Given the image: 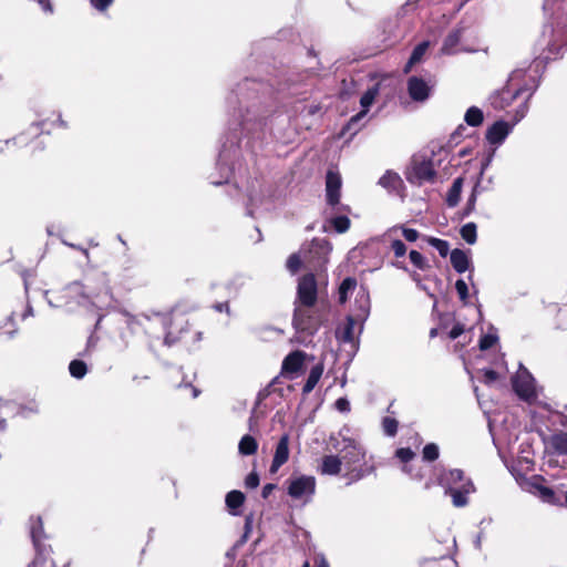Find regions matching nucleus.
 <instances>
[{
    "label": "nucleus",
    "instance_id": "f257e3e1",
    "mask_svg": "<svg viewBox=\"0 0 567 567\" xmlns=\"http://www.w3.org/2000/svg\"><path fill=\"white\" fill-rule=\"evenodd\" d=\"M301 86L292 78L280 83L276 90L268 82L246 79L237 85L236 91H231L227 103L229 106L238 104V107L231 113L226 142L218 156L223 179L213 181L212 184L218 186L228 183L230 176L241 169L245 153L252 156L261 147L266 137V120L276 104L286 96L307 94L308 90H301Z\"/></svg>",
    "mask_w": 567,
    "mask_h": 567
},
{
    "label": "nucleus",
    "instance_id": "f03ea898",
    "mask_svg": "<svg viewBox=\"0 0 567 567\" xmlns=\"http://www.w3.org/2000/svg\"><path fill=\"white\" fill-rule=\"evenodd\" d=\"M349 432L348 427H343L337 436H330L332 447L342 458L343 477L347 480V485L359 482L375 471L374 465H368L365 461V449L355 439L348 436Z\"/></svg>",
    "mask_w": 567,
    "mask_h": 567
},
{
    "label": "nucleus",
    "instance_id": "7ed1b4c3",
    "mask_svg": "<svg viewBox=\"0 0 567 567\" xmlns=\"http://www.w3.org/2000/svg\"><path fill=\"white\" fill-rule=\"evenodd\" d=\"M317 296L318 288L315 276L312 274L302 276L298 282L292 320L293 327L298 332L312 336L323 321V316L315 309Z\"/></svg>",
    "mask_w": 567,
    "mask_h": 567
},
{
    "label": "nucleus",
    "instance_id": "20e7f679",
    "mask_svg": "<svg viewBox=\"0 0 567 567\" xmlns=\"http://www.w3.org/2000/svg\"><path fill=\"white\" fill-rule=\"evenodd\" d=\"M437 483L451 496L452 504L457 507H465L468 504V496L475 492L474 483L466 477L458 468L442 470L437 475Z\"/></svg>",
    "mask_w": 567,
    "mask_h": 567
},
{
    "label": "nucleus",
    "instance_id": "39448f33",
    "mask_svg": "<svg viewBox=\"0 0 567 567\" xmlns=\"http://www.w3.org/2000/svg\"><path fill=\"white\" fill-rule=\"evenodd\" d=\"M137 322L145 329H151V326L147 323H159L165 332L164 344L167 347H172L182 338L187 326V320L184 316L161 312L142 313L138 316Z\"/></svg>",
    "mask_w": 567,
    "mask_h": 567
},
{
    "label": "nucleus",
    "instance_id": "423d86ee",
    "mask_svg": "<svg viewBox=\"0 0 567 567\" xmlns=\"http://www.w3.org/2000/svg\"><path fill=\"white\" fill-rule=\"evenodd\" d=\"M524 75L525 70L523 69L514 70L511 73L506 86L503 87L501 91L495 92L489 99L491 104L494 109L504 110L505 107L511 105L515 99H517L525 92H528L526 100L530 99L536 87L538 86V82H536V80L532 78L530 84L526 83L524 85H518Z\"/></svg>",
    "mask_w": 567,
    "mask_h": 567
},
{
    "label": "nucleus",
    "instance_id": "0eeeda50",
    "mask_svg": "<svg viewBox=\"0 0 567 567\" xmlns=\"http://www.w3.org/2000/svg\"><path fill=\"white\" fill-rule=\"evenodd\" d=\"M30 536L35 550V557L28 567H55V563L51 558V546L45 544L48 536L44 533L43 523L40 517L30 518Z\"/></svg>",
    "mask_w": 567,
    "mask_h": 567
},
{
    "label": "nucleus",
    "instance_id": "6e6552de",
    "mask_svg": "<svg viewBox=\"0 0 567 567\" xmlns=\"http://www.w3.org/2000/svg\"><path fill=\"white\" fill-rule=\"evenodd\" d=\"M316 492V478L311 475L291 476L288 480V495L308 503Z\"/></svg>",
    "mask_w": 567,
    "mask_h": 567
},
{
    "label": "nucleus",
    "instance_id": "1a4fd4ad",
    "mask_svg": "<svg viewBox=\"0 0 567 567\" xmlns=\"http://www.w3.org/2000/svg\"><path fill=\"white\" fill-rule=\"evenodd\" d=\"M435 171L431 161H413L406 173V179L413 185L421 186L424 183H433Z\"/></svg>",
    "mask_w": 567,
    "mask_h": 567
},
{
    "label": "nucleus",
    "instance_id": "9d476101",
    "mask_svg": "<svg viewBox=\"0 0 567 567\" xmlns=\"http://www.w3.org/2000/svg\"><path fill=\"white\" fill-rule=\"evenodd\" d=\"M515 393L525 401L536 398L535 380L533 375L522 364L518 372L512 380Z\"/></svg>",
    "mask_w": 567,
    "mask_h": 567
},
{
    "label": "nucleus",
    "instance_id": "9b49d317",
    "mask_svg": "<svg viewBox=\"0 0 567 567\" xmlns=\"http://www.w3.org/2000/svg\"><path fill=\"white\" fill-rule=\"evenodd\" d=\"M378 94H379L378 85H373L372 87L368 89L364 92V94L360 99V104L362 106V110L349 120V122L346 126V130L353 131L355 133L362 127L363 124H361V121L365 117L369 107L372 105V103L374 102Z\"/></svg>",
    "mask_w": 567,
    "mask_h": 567
},
{
    "label": "nucleus",
    "instance_id": "f8f14e48",
    "mask_svg": "<svg viewBox=\"0 0 567 567\" xmlns=\"http://www.w3.org/2000/svg\"><path fill=\"white\" fill-rule=\"evenodd\" d=\"M332 247L331 244L324 238H315L308 245V254L311 261L316 267H321L328 261V255Z\"/></svg>",
    "mask_w": 567,
    "mask_h": 567
},
{
    "label": "nucleus",
    "instance_id": "ddd939ff",
    "mask_svg": "<svg viewBox=\"0 0 567 567\" xmlns=\"http://www.w3.org/2000/svg\"><path fill=\"white\" fill-rule=\"evenodd\" d=\"M433 85L419 76H411L408 80V92L414 102H425L432 92Z\"/></svg>",
    "mask_w": 567,
    "mask_h": 567
},
{
    "label": "nucleus",
    "instance_id": "4468645a",
    "mask_svg": "<svg viewBox=\"0 0 567 567\" xmlns=\"http://www.w3.org/2000/svg\"><path fill=\"white\" fill-rule=\"evenodd\" d=\"M341 176L338 172L328 171L326 176V197L331 207L340 205Z\"/></svg>",
    "mask_w": 567,
    "mask_h": 567
},
{
    "label": "nucleus",
    "instance_id": "2eb2a0df",
    "mask_svg": "<svg viewBox=\"0 0 567 567\" xmlns=\"http://www.w3.org/2000/svg\"><path fill=\"white\" fill-rule=\"evenodd\" d=\"M543 477L542 476H534L528 483V491L529 493L537 496L539 499H542L544 503L548 504H558L559 501L555 495V492L545 485L542 484Z\"/></svg>",
    "mask_w": 567,
    "mask_h": 567
},
{
    "label": "nucleus",
    "instance_id": "dca6fc26",
    "mask_svg": "<svg viewBox=\"0 0 567 567\" xmlns=\"http://www.w3.org/2000/svg\"><path fill=\"white\" fill-rule=\"evenodd\" d=\"M513 128V125L505 121H497L486 131V140L489 144L499 145L508 136Z\"/></svg>",
    "mask_w": 567,
    "mask_h": 567
},
{
    "label": "nucleus",
    "instance_id": "f3484780",
    "mask_svg": "<svg viewBox=\"0 0 567 567\" xmlns=\"http://www.w3.org/2000/svg\"><path fill=\"white\" fill-rule=\"evenodd\" d=\"M289 458V435L284 434L274 454V458L270 465V472L276 473Z\"/></svg>",
    "mask_w": 567,
    "mask_h": 567
},
{
    "label": "nucleus",
    "instance_id": "a211bd4d",
    "mask_svg": "<svg viewBox=\"0 0 567 567\" xmlns=\"http://www.w3.org/2000/svg\"><path fill=\"white\" fill-rule=\"evenodd\" d=\"M342 468V458L338 454H330L322 457L319 472L322 475L337 476L341 473Z\"/></svg>",
    "mask_w": 567,
    "mask_h": 567
},
{
    "label": "nucleus",
    "instance_id": "6ab92c4d",
    "mask_svg": "<svg viewBox=\"0 0 567 567\" xmlns=\"http://www.w3.org/2000/svg\"><path fill=\"white\" fill-rule=\"evenodd\" d=\"M303 361L305 353L302 351L297 350L289 353L282 361L281 373L293 374L298 372L302 368Z\"/></svg>",
    "mask_w": 567,
    "mask_h": 567
},
{
    "label": "nucleus",
    "instance_id": "aec40b11",
    "mask_svg": "<svg viewBox=\"0 0 567 567\" xmlns=\"http://www.w3.org/2000/svg\"><path fill=\"white\" fill-rule=\"evenodd\" d=\"M463 31V27H457L446 35L442 45L443 53L454 54L457 52V45L460 44Z\"/></svg>",
    "mask_w": 567,
    "mask_h": 567
},
{
    "label": "nucleus",
    "instance_id": "412c9836",
    "mask_svg": "<svg viewBox=\"0 0 567 567\" xmlns=\"http://www.w3.org/2000/svg\"><path fill=\"white\" fill-rule=\"evenodd\" d=\"M564 11L567 9V0H560L556 2L555 0H545L544 2V11L546 14H550L551 20L559 24H564L567 22V18L563 19L560 14H556L555 10Z\"/></svg>",
    "mask_w": 567,
    "mask_h": 567
},
{
    "label": "nucleus",
    "instance_id": "4be33fe9",
    "mask_svg": "<svg viewBox=\"0 0 567 567\" xmlns=\"http://www.w3.org/2000/svg\"><path fill=\"white\" fill-rule=\"evenodd\" d=\"M547 33L550 37V40L547 43L548 53L554 58H557L558 55H560V50L564 47L557 44V38H560L564 34V31L558 30L556 34L553 24H549L544 27L543 37H545Z\"/></svg>",
    "mask_w": 567,
    "mask_h": 567
},
{
    "label": "nucleus",
    "instance_id": "5701e85b",
    "mask_svg": "<svg viewBox=\"0 0 567 567\" xmlns=\"http://www.w3.org/2000/svg\"><path fill=\"white\" fill-rule=\"evenodd\" d=\"M451 264L454 270L458 274L465 272L470 267V258L465 251L455 248L451 251Z\"/></svg>",
    "mask_w": 567,
    "mask_h": 567
},
{
    "label": "nucleus",
    "instance_id": "b1692460",
    "mask_svg": "<svg viewBox=\"0 0 567 567\" xmlns=\"http://www.w3.org/2000/svg\"><path fill=\"white\" fill-rule=\"evenodd\" d=\"M429 41H423L413 49L412 54L403 69L404 73L411 72L412 66L422 61L423 56L425 55L429 49Z\"/></svg>",
    "mask_w": 567,
    "mask_h": 567
},
{
    "label": "nucleus",
    "instance_id": "393cba45",
    "mask_svg": "<svg viewBox=\"0 0 567 567\" xmlns=\"http://www.w3.org/2000/svg\"><path fill=\"white\" fill-rule=\"evenodd\" d=\"M322 373H323V365L321 363H318L311 368L309 375L306 380V383L302 388V393L305 395L309 394L315 389V386L318 384L320 378L322 377Z\"/></svg>",
    "mask_w": 567,
    "mask_h": 567
},
{
    "label": "nucleus",
    "instance_id": "a878e982",
    "mask_svg": "<svg viewBox=\"0 0 567 567\" xmlns=\"http://www.w3.org/2000/svg\"><path fill=\"white\" fill-rule=\"evenodd\" d=\"M226 505L231 515H238V508L245 502V495L240 491L234 489L227 493L225 498Z\"/></svg>",
    "mask_w": 567,
    "mask_h": 567
},
{
    "label": "nucleus",
    "instance_id": "bb28decb",
    "mask_svg": "<svg viewBox=\"0 0 567 567\" xmlns=\"http://www.w3.org/2000/svg\"><path fill=\"white\" fill-rule=\"evenodd\" d=\"M462 187H463V178L462 177L455 178L452 186L450 187V189L447 192V195H446V204L449 207H455L458 204L461 193H462Z\"/></svg>",
    "mask_w": 567,
    "mask_h": 567
},
{
    "label": "nucleus",
    "instance_id": "cd10ccee",
    "mask_svg": "<svg viewBox=\"0 0 567 567\" xmlns=\"http://www.w3.org/2000/svg\"><path fill=\"white\" fill-rule=\"evenodd\" d=\"M402 184L399 174L386 171L379 179V185L389 190H396Z\"/></svg>",
    "mask_w": 567,
    "mask_h": 567
},
{
    "label": "nucleus",
    "instance_id": "c85d7f7f",
    "mask_svg": "<svg viewBox=\"0 0 567 567\" xmlns=\"http://www.w3.org/2000/svg\"><path fill=\"white\" fill-rule=\"evenodd\" d=\"M354 319L351 316L347 317L344 326L337 330L338 339L346 343L352 342L354 340Z\"/></svg>",
    "mask_w": 567,
    "mask_h": 567
},
{
    "label": "nucleus",
    "instance_id": "c756f323",
    "mask_svg": "<svg viewBox=\"0 0 567 567\" xmlns=\"http://www.w3.org/2000/svg\"><path fill=\"white\" fill-rule=\"evenodd\" d=\"M258 443L257 441L249 434L244 435L238 444V451L241 455L248 456L252 455L257 452Z\"/></svg>",
    "mask_w": 567,
    "mask_h": 567
},
{
    "label": "nucleus",
    "instance_id": "7c9ffc66",
    "mask_svg": "<svg viewBox=\"0 0 567 567\" xmlns=\"http://www.w3.org/2000/svg\"><path fill=\"white\" fill-rule=\"evenodd\" d=\"M551 447L559 455H567V433L559 432L550 437Z\"/></svg>",
    "mask_w": 567,
    "mask_h": 567
},
{
    "label": "nucleus",
    "instance_id": "2f4dec72",
    "mask_svg": "<svg viewBox=\"0 0 567 567\" xmlns=\"http://www.w3.org/2000/svg\"><path fill=\"white\" fill-rule=\"evenodd\" d=\"M357 287V280L352 277H347L342 280L339 286V302L346 303L348 300V296Z\"/></svg>",
    "mask_w": 567,
    "mask_h": 567
},
{
    "label": "nucleus",
    "instance_id": "473e14b6",
    "mask_svg": "<svg viewBox=\"0 0 567 567\" xmlns=\"http://www.w3.org/2000/svg\"><path fill=\"white\" fill-rule=\"evenodd\" d=\"M483 120L484 114L482 110L476 106H471L470 109H467L464 115V121L466 122V124L473 127L480 126L483 123Z\"/></svg>",
    "mask_w": 567,
    "mask_h": 567
},
{
    "label": "nucleus",
    "instance_id": "72a5a7b5",
    "mask_svg": "<svg viewBox=\"0 0 567 567\" xmlns=\"http://www.w3.org/2000/svg\"><path fill=\"white\" fill-rule=\"evenodd\" d=\"M461 237L468 244L474 245L477 240V226L475 223H467L460 229Z\"/></svg>",
    "mask_w": 567,
    "mask_h": 567
},
{
    "label": "nucleus",
    "instance_id": "f704fd0d",
    "mask_svg": "<svg viewBox=\"0 0 567 567\" xmlns=\"http://www.w3.org/2000/svg\"><path fill=\"white\" fill-rule=\"evenodd\" d=\"M395 456L402 462L404 463V466H403V472L408 473V474H411V470L410 467L408 466V463L410 461H412L415 456V453L410 449V447H401V449H398L396 452H395Z\"/></svg>",
    "mask_w": 567,
    "mask_h": 567
},
{
    "label": "nucleus",
    "instance_id": "c9c22d12",
    "mask_svg": "<svg viewBox=\"0 0 567 567\" xmlns=\"http://www.w3.org/2000/svg\"><path fill=\"white\" fill-rule=\"evenodd\" d=\"M69 371L73 378L82 379L87 372V367L81 360H73L69 364Z\"/></svg>",
    "mask_w": 567,
    "mask_h": 567
},
{
    "label": "nucleus",
    "instance_id": "e433bc0d",
    "mask_svg": "<svg viewBox=\"0 0 567 567\" xmlns=\"http://www.w3.org/2000/svg\"><path fill=\"white\" fill-rule=\"evenodd\" d=\"M426 241L429 245L434 247L441 257H446L450 250V244L446 240L435 238V237H427Z\"/></svg>",
    "mask_w": 567,
    "mask_h": 567
},
{
    "label": "nucleus",
    "instance_id": "4c0bfd02",
    "mask_svg": "<svg viewBox=\"0 0 567 567\" xmlns=\"http://www.w3.org/2000/svg\"><path fill=\"white\" fill-rule=\"evenodd\" d=\"M330 224L339 234L346 233L350 228V219L344 215L331 218Z\"/></svg>",
    "mask_w": 567,
    "mask_h": 567
},
{
    "label": "nucleus",
    "instance_id": "58836bf2",
    "mask_svg": "<svg viewBox=\"0 0 567 567\" xmlns=\"http://www.w3.org/2000/svg\"><path fill=\"white\" fill-rule=\"evenodd\" d=\"M440 450L435 443H429L423 447L422 457L426 462H433L439 458Z\"/></svg>",
    "mask_w": 567,
    "mask_h": 567
},
{
    "label": "nucleus",
    "instance_id": "ea45409f",
    "mask_svg": "<svg viewBox=\"0 0 567 567\" xmlns=\"http://www.w3.org/2000/svg\"><path fill=\"white\" fill-rule=\"evenodd\" d=\"M401 229L402 231V235L403 237L405 238V240L410 241V243H413V241H416L420 234L416 229H413V228H406L404 226H395L391 229L388 230V234H392L396 230Z\"/></svg>",
    "mask_w": 567,
    "mask_h": 567
},
{
    "label": "nucleus",
    "instance_id": "a19ab883",
    "mask_svg": "<svg viewBox=\"0 0 567 567\" xmlns=\"http://www.w3.org/2000/svg\"><path fill=\"white\" fill-rule=\"evenodd\" d=\"M399 423L395 419L385 416L382 420V429L385 435L388 436H394L398 432Z\"/></svg>",
    "mask_w": 567,
    "mask_h": 567
},
{
    "label": "nucleus",
    "instance_id": "79ce46f5",
    "mask_svg": "<svg viewBox=\"0 0 567 567\" xmlns=\"http://www.w3.org/2000/svg\"><path fill=\"white\" fill-rule=\"evenodd\" d=\"M477 186L476 185L473 190H472V194L470 195L467 202H466V205L462 212V217H467L470 216L474 210H475V205H476V198H477Z\"/></svg>",
    "mask_w": 567,
    "mask_h": 567
},
{
    "label": "nucleus",
    "instance_id": "37998d69",
    "mask_svg": "<svg viewBox=\"0 0 567 567\" xmlns=\"http://www.w3.org/2000/svg\"><path fill=\"white\" fill-rule=\"evenodd\" d=\"M245 285V278L243 276H236L235 278H233L228 285H227V289L229 291V296H237V293L239 292L240 288Z\"/></svg>",
    "mask_w": 567,
    "mask_h": 567
},
{
    "label": "nucleus",
    "instance_id": "c03bdc74",
    "mask_svg": "<svg viewBox=\"0 0 567 567\" xmlns=\"http://www.w3.org/2000/svg\"><path fill=\"white\" fill-rule=\"evenodd\" d=\"M411 262L421 270H424L427 267L425 258L416 250H411L409 254Z\"/></svg>",
    "mask_w": 567,
    "mask_h": 567
},
{
    "label": "nucleus",
    "instance_id": "a18cd8bd",
    "mask_svg": "<svg viewBox=\"0 0 567 567\" xmlns=\"http://www.w3.org/2000/svg\"><path fill=\"white\" fill-rule=\"evenodd\" d=\"M498 340L497 334L495 333H487L482 336L480 339V349L485 351L489 348H492Z\"/></svg>",
    "mask_w": 567,
    "mask_h": 567
},
{
    "label": "nucleus",
    "instance_id": "49530a36",
    "mask_svg": "<svg viewBox=\"0 0 567 567\" xmlns=\"http://www.w3.org/2000/svg\"><path fill=\"white\" fill-rule=\"evenodd\" d=\"M455 289L457 291L460 300L462 302L466 303L467 302V298H468V288H467L466 282L463 279L456 280Z\"/></svg>",
    "mask_w": 567,
    "mask_h": 567
},
{
    "label": "nucleus",
    "instance_id": "de8ad7c7",
    "mask_svg": "<svg viewBox=\"0 0 567 567\" xmlns=\"http://www.w3.org/2000/svg\"><path fill=\"white\" fill-rule=\"evenodd\" d=\"M301 266V259L299 254H292L287 260V268L292 274L297 272Z\"/></svg>",
    "mask_w": 567,
    "mask_h": 567
},
{
    "label": "nucleus",
    "instance_id": "09e8293b",
    "mask_svg": "<svg viewBox=\"0 0 567 567\" xmlns=\"http://www.w3.org/2000/svg\"><path fill=\"white\" fill-rule=\"evenodd\" d=\"M391 249L393 250L395 257H403L406 254V246L400 239L392 240Z\"/></svg>",
    "mask_w": 567,
    "mask_h": 567
},
{
    "label": "nucleus",
    "instance_id": "8fccbe9b",
    "mask_svg": "<svg viewBox=\"0 0 567 567\" xmlns=\"http://www.w3.org/2000/svg\"><path fill=\"white\" fill-rule=\"evenodd\" d=\"M483 372V382L487 385L493 384L498 379V373L492 369H485Z\"/></svg>",
    "mask_w": 567,
    "mask_h": 567
},
{
    "label": "nucleus",
    "instance_id": "3c124183",
    "mask_svg": "<svg viewBox=\"0 0 567 567\" xmlns=\"http://www.w3.org/2000/svg\"><path fill=\"white\" fill-rule=\"evenodd\" d=\"M259 485V475L256 472H251L245 478V486L247 488H256Z\"/></svg>",
    "mask_w": 567,
    "mask_h": 567
},
{
    "label": "nucleus",
    "instance_id": "603ef678",
    "mask_svg": "<svg viewBox=\"0 0 567 567\" xmlns=\"http://www.w3.org/2000/svg\"><path fill=\"white\" fill-rule=\"evenodd\" d=\"M114 0H90L91 6L97 11H105Z\"/></svg>",
    "mask_w": 567,
    "mask_h": 567
},
{
    "label": "nucleus",
    "instance_id": "864d4df0",
    "mask_svg": "<svg viewBox=\"0 0 567 567\" xmlns=\"http://www.w3.org/2000/svg\"><path fill=\"white\" fill-rule=\"evenodd\" d=\"M464 329H465L464 324L457 322L456 324H454V327L449 332V338L452 340H455L464 332Z\"/></svg>",
    "mask_w": 567,
    "mask_h": 567
},
{
    "label": "nucleus",
    "instance_id": "5fc2aeb1",
    "mask_svg": "<svg viewBox=\"0 0 567 567\" xmlns=\"http://www.w3.org/2000/svg\"><path fill=\"white\" fill-rule=\"evenodd\" d=\"M336 408L338 411H340L342 413H347L350 411V403L346 398H339L336 401Z\"/></svg>",
    "mask_w": 567,
    "mask_h": 567
},
{
    "label": "nucleus",
    "instance_id": "6e6d98bb",
    "mask_svg": "<svg viewBox=\"0 0 567 567\" xmlns=\"http://www.w3.org/2000/svg\"><path fill=\"white\" fill-rule=\"evenodd\" d=\"M213 308L217 311V312H223L225 311L228 316H230V308H229V305L228 302H217L213 306Z\"/></svg>",
    "mask_w": 567,
    "mask_h": 567
},
{
    "label": "nucleus",
    "instance_id": "4d7b16f0",
    "mask_svg": "<svg viewBox=\"0 0 567 567\" xmlns=\"http://www.w3.org/2000/svg\"><path fill=\"white\" fill-rule=\"evenodd\" d=\"M361 298L367 303L364 307L361 308V311H362L361 319L364 320L369 315V298L365 292H362Z\"/></svg>",
    "mask_w": 567,
    "mask_h": 567
},
{
    "label": "nucleus",
    "instance_id": "13d9d810",
    "mask_svg": "<svg viewBox=\"0 0 567 567\" xmlns=\"http://www.w3.org/2000/svg\"><path fill=\"white\" fill-rule=\"evenodd\" d=\"M38 3L40 4V7L42 8L43 11H45L48 13L53 12V8H52L50 0H38Z\"/></svg>",
    "mask_w": 567,
    "mask_h": 567
},
{
    "label": "nucleus",
    "instance_id": "bf43d9fd",
    "mask_svg": "<svg viewBox=\"0 0 567 567\" xmlns=\"http://www.w3.org/2000/svg\"><path fill=\"white\" fill-rule=\"evenodd\" d=\"M63 244H64V245H66V246H69V247H71V248H74V249L80 250V251L84 255V257L89 260V258H90V252H89V250H87V249H85V248H83V247H81V246H76V245H74V244L68 243V241H63Z\"/></svg>",
    "mask_w": 567,
    "mask_h": 567
},
{
    "label": "nucleus",
    "instance_id": "052dcab7",
    "mask_svg": "<svg viewBox=\"0 0 567 567\" xmlns=\"http://www.w3.org/2000/svg\"><path fill=\"white\" fill-rule=\"evenodd\" d=\"M23 143L22 136L14 137L12 140H6L4 142H0V152L4 150V146H8L11 143Z\"/></svg>",
    "mask_w": 567,
    "mask_h": 567
},
{
    "label": "nucleus",
    "instance_id": "680f3d73",
    "mask_svg": "<svg viewBox=\"0 0 567 567\" xmlns=\"http://www.w3.org/2000/svg\"><path fill=\"white\" fill-rule=\"evenodd\" d=\"M276 485L275 484H266L264 487H262V491H261V496L264 498H267L271 492L275 489Z\"/></svg>",
    "mask_w": 567,
    "mask_h": 567
},
{
    "label": "nucleus",
    "instance_id": "e2e57ef3",
    "mask_svg": "<svg viewBox=\"0 0 567 567\" xmlns=\"http://www.w3.org/2000/svg\"><path fill=\"white\" fill-rule=\"evenodd\" d=\"M316 567H330L324 556L320 555L316 558Z\"/></svg>",
    "mask_w": 567,
    "mask_h": 567
},
{
    "label": "nucleus",
    "instance_id": "0e129e2a",
    "mask_svg": "<svg viewBox=\"0 0 567 567\" xmlns=\"http://www.w3.org/2000/svg\"><path fill=\"white\" fill-rule=\"evenodd\" d=\"M419 1H420V0H408V1L405 2V4L401 8V10H402V11H405V10H408V9H410V8H412V9H413V8H415V6H416V3H417Z\"/></svg>",
    "mask_w": 567,
    "mask_h": 567
},
{
    "label": "nucleus",
    "instance_id": "69168bd1",
    "mask_svg": "<svg viewBox=\"0 0 567 567\" xmlns=\"http://www.w3.org/2000/svg\"><path fill=\"white\" fill-rule=\"evenodd\" d=\"M32 316H33V308L30 305H28L24 313L22 315V318L25 319L27 317H32Z\"/></svg>",
    "mask_w": 567,
    "mask_h": 567
},
{
    "label": "nucleus",
    "instance_id": "338daca9",
    "mask_svg": "<svg viewBox=\"0 0 567 567\" xmlns=\"http://www.w3.org/2000/svg\"><path fill=\"white\" fill-rule=\"evenodd\" d=\"M279 377L275 378L271 383L268 385L269 392H275L276 388L275 385L278 383Z\"/></svg>",
    "mask_w": 567,
    "mask_h": 567
},
{
    "label": "nucleus",
    "instance_id": "774afa93",
    "mask_svg": "<svg viewBox=\"0 0 567 567\" xmlns=\"http://www.w3.org/2000/svg\"><path fill=\"white\" fill-rule=\"evenodd\" d=\"M186 388H190L192 389V396L195 399L199 395V390L197 388H194L190 384H185Z\"/></svg>",
    "mask_w": 567,
    "mask_h": 567
}]
</instances>
